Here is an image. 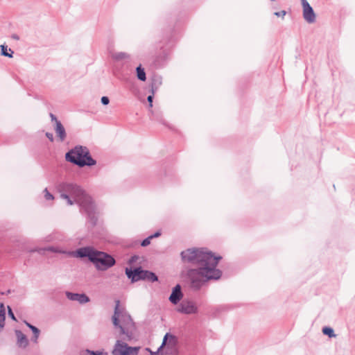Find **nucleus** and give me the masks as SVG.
I'll use <instances>...</instances> for the list:
<instances>
[{
	"instance_id": "37",
	"label": "nucleus",
	"mask_w": 355,
	"mask_h": 355,
	"mask_svg": "<svg viewBox=\"0 0 355 355\" xmlns=\"http://www.w3.org/2000/svg\"><path fill=\"white\" fill-rule=\"evenodd\" d=\"M104 355H107V353H105Z\"/></svg>"
},
{
	"instance_id": "25",
	"label": "nucleus",
	"mask_w": 355,
	"mask_h": 355,
	"mask_svg": "<svg viewBox=\"0 0 355 355\" xmlns=\"http://www.w3.org/2000/svg\"><path fill=\"white\" fill-rule=\"evenodd\" d=\"M44 193H45L44 196H45V198L46 200H53V196L49 192V191H48V189L46 188L44 189Z\"/></svg>"
},
{
	"instance_id": "28",
	"label": "nucleus",
	"mask_w": 355,
	"mask_h": 355,
	"mask_svg": "<svg viewBox=\"0 0 355 355\" xmlns=\"http://www.w3.org/2000/svg\"><path fill=\"white\" fill-rule=\"evenodd\" d=\"M286 14V12L285 10H282V11H279V12H274V15L277 17H284Z\"/></svg>"
},
{
	"instance_id": "23",
	"label": "nucleus",
	"mask_w": 355,
	"mask_h": 355,
	"mask_svg": "<svg viewBox=\"0 0 355 355\" xmlns=\"http://www.w3.org/2000/svg\"><path fill=\"white\" fill-rule=\"evenodd\" d=\"M26 325L33 331V335L35 334V337H37V335H40V329L36 327L35 326L31 324V323L25 321L24 322Z\"/></svg>"
},
{
	"instance_id": "1",
	"label": "nucleus",
	"mask_w": 355,
	"mask_h": 355,
	"mask_svg": "<svg viewBox=\"0 0 355 355\" xmlns=\"http://www.w3.org/2000/svg\"><path fill=\"white\" fill-rule=\"evenodd\" d=\"M184 262L196 266L187 272V279L193 291H199L207 282L218 280L222 276V271L216 268L220 256H215L205 248H189L180 254Z\"/></svg>"
},
{
	"instance_id": "33",
	"label": "nucleus",
	"mask_w": 355,
	"mask_h": 355,
	"mask_svg": "<svg viewBox=\"0 0 355 355\" xmlns=\"http://www.w3.org/2000/svg\"><path fill=\"white\" fill-rule=\"evenodd\" d=\"M39 336L40 335H37V337H35V334L33 335V338H31V340L35 343H37V339L39 338Z\"/></svg>"
},
{
	"instance_id": "3",
	"label": "nucleus",
	"mask_w": 355,
	"mask_h": 355,
	"mask_svg": "<svg viewBox=\"0 0 355 355\" xmlns=\"http://www.w3.org/2000/svg\"><path fill=\"white\" fill-rule=\"evenodd\" d=\"M67 253L77 258H87L98 270H106L116 263V261L112 255L105 252L96 250L91 246L80 248L75 251L67 252Z\"/></svg>"
},
{
	"instance_id": "32",
	"label": "nucleus",
	"mask_w": 355,
	"mask_h": 355,
	"mask_svg": "<svg viewBox=\"0 0 355 355\" xmlns=\"http://www.w3.org/2000/svg\"><path fill=\"white\" fill-rule=\"evenodd\" d=\"M46 136L51 141H53L54 138L52 133L47 132H46Z\"/></svg>"
},
{
	"instance_id": "13",
	"label": "nucleus",
	"mask_w": 355,
	"mask_h": 355,
	"mask_svg": "<svg viewBox=\"0 0 355 355\" xmlns=\"http://www.w3.org/2000/svg\"><path fill=\"white\" fill-rule=\"evenodd\" d=\"M15 333L17 338V345L19 347L26 348L28 345V340L26 336L20 330H15Z\"/></svg>"
},
{
	"instance_id": "27",
	"label": "nucleus",
	"mask_w": 355,
	"mask_h": 355,
	"mask_svg": "<svg viewBox=\"0 0 355 355\" xmlns=\"http://www.w3.org/2000/svg\"><path fill=\"white\" fill-rule=\"evenodd\" d=\"M101 103L104 105H107L110 103V99L107 96H103L101 99Z\"/></svg>"
},
{
	"instance_id": "15",
	"label": "nucleus",
	"mask_w": 355,
	"mask_h": 355,
	"mask_svg": "<svg viewBox=\"0 0 355 355\" xmlns=\"http://www.w3.org/2000/svg\"><path fill=\"white\" fill-rule=\"evenodd\" d=\"M141 280H148L150 282H155L158 281V277L155 272L142 269Z\"/></svg>"
},
{
	"instance_id": "22",
	"label": "nucleus",
	"mask_w": 355,
	"mask_h": 355,
	"mask_svg": "<svg viewBox=\"0 0 355 355\" xmlns=\"http://www.w3.org/2000/svg\"><path fill=\"white\" fill-rule=\"evenodd\" d=\"M322 333L324 335L328 336L329 338H333L336 336L334 334V331L331 327H324L322 328Z\"/></svg>"
},
{
	"instance_id": "29",
	"label": "nucleus",
	"mask_w": 355,
	"mask_h": 355,
	"mask_svg": "<svg viewBox=\"0 0 355 355\" xmlns=\"http://www.w3.org/2000/svg\"><path fill=\"white\" fill-rule=\"evenodd\" d=\"M151 93H153V92H151ZM153 96H154V94H150V95H149V96H148V98H147V101H148V103H149V107H153Z\"/></svg>"
},
{
	"instance_id": "18",
	"label": "nucleus",
	"mask_w": 355,
	"mask_h": 355,
	"mask_svg": "<svg viewBox=\"0 0 355 355\" xmlns=\"http://www.w3.org/2000/svg\"><path fill=\"white\" fill-rule=\"evenodd\" d=\"M136 76L138 80L141 81H146V74L144 69L142 67L141 64H139L136 68Z\"/></svg>"
},
{
	"instance_id": "12",
	"label": "nucleus",
	"mask_w": 355,
	"mask_h": 355,
	"mask_svg": "<svg viewBox=\"0 0 355 355\" xmlns=\"http://www.w3.org/2000/svg\"><path fill=\"white\" fill-rule=\"evenodd\" d=\"M182 297L183 294L182 293L181 286L180 284H177L172 290L169 300L172 304H177Z\"/></svg>"
},
{
	"instance_id": "4",
	"label": "nucleus",
	"mask_w": 355,
	"mask_h": 355,
	"mask_svg": "<svg viewBox=\"0 0 355 355\" xmlns=\"http://www.w3.org/2000/svg\"><path fill=\"white\" fill-rule=\"evenodd\" d=\"M112 320L114 328L119 329V334L125 341H131L135 338L136 326L130 315L124 308L120 306V301H115V307Z\"/></svg>"
},
{
	"instance_id": "24",
	"label": "nucleus",
	"mask_w": 355,
	"mask_h": 355,
	"mask_svg": "<svg viewBox=\"0 0 355 355\" xmlns=\"http://www.w3.org/2000/svg\"><path fill=\"white\" fill-rule=\"evenodd\" d=\"M153 239V236H148L144 239L141 243V245L143 247L148 246L150 243V240Z\"/></svg>"
},
{
	"instance_id": "6",
	"label": "nucleus",
	"mask_w": 355,
	"mask_h": 355,
	"mask_svg": "<svg viewBox=\"0 0 355 355\" xmlns=\"http://www.w3.org/2000/svg\"><path fill=\"white\" fill-rule=\"evenodd\" d=\"M139 347H130L127 343L122 340H116L114 349L112 352V355H137Z\"/></svg>"
},
{
	"instance_id": "36",
	"label": "nucleus",
	"mask_w": 355,
	"mask_h": 355,
	"mask_svg": "<svg viewBox=\"0 0 355 355\" xmlns=\"http://www.w3.org/2000/svg\"><path fill=\"white\" fill-rule=\"evenodd\" d=\"M13 38H15V39H17V40L19 39L18 36H16V35H14Z\"/></svg>"
},
{
	"instance_id": "7",
	"label": "nucleus",
	"mask_w": 355,
	"mask_h": 355,
	"mask_svg": "<svg viewBox=\"0 0 355 355\" xmlns=\"http://www.w3.org/2000/svg\"><path fill=\"white\" fill-rule=\"evenodd\" d=\"M178 311L184 314H194L198 312V307L191 300H183L178 307Z\"/></svg>"
},
{
	"instance_id": "20",
	"label": "nucleus",
	"mask_w": 355,
	"mask_h": 355,
	"mask_svg": "<svg viewBox=\"0 0 355 355\" xmlns=\"http://www.w3.org/2000/svg\"><path fill=\"white\" fill-rule=\"evenodd\" d=\"M6 309L3 303L0 304V328H3L5 324Z\"/></svg>"
},
{
	"instance_id": "2",
	"label": "nucleus",
	"mask_w": 355,
	"mask_h": 355,
	"mask_svg": "<svg viewBox=\"0 0 355 355\" xmlns=\"http://www.w3.org/2000/svg\"><path fill=\"white\" fill-rule=\"evenodd\" d=\"M60 197L67 200L68 205H72L76 202L81 211H84L89 223L94 226L97 222L96 206L92 198L78 184L71 182H61L57 186Z\"/></svg>"
},
{
	"instance_id": "11",
	"label": "nucleus",
	"mask_w": 355,
	"mask_h": 355,
	"mask_svg": "<svg viewBox=\"0 0 355 355\" xmlns=\"http://www.w3.org/2000/svg\"><path fill=\"white\" fill-rule=\"evenodd\" d=\"M65 294H66L67 297L69 300L77 301L81 304L89 302L90 300L89 297L87 296L84 293L79 294V293H71L69 291H67Z\"/></svg>"
},
{
	"instance_id": "34",
	"label": "nucleus",
	"mask_w": 355,
	"mask_h": 355,
	"mask_svg": "<svg viewBox=\"0 0 355 355\" xmlns=\"http://www.w3.org/2000/svg\"><path fill=\"white\" fill-rule=\"evenodd\" d=\"M161 233L159 232H156L155 234H153V235H150V236H153V238H155V237H158L159 236H160Z\"/></svg>"
},
{
	"instance_id": "9",
	"label": "nucleus",
	"mask_w": 355,
	"mask_h": 355,
	"mask_svg": "<svg viewBox=\"0 0 355 355\" xmlns=\"http://www.w3.org/2000/svg\"><path fill=\"white\" fill-rule=\"evenodd\" d=\"M177 343V338L175 336L171 334L170 333H166L164 336L162 343L161 346L158 348L157 352L150 353V355H159V352L166 345L175 346Z\"/></svg>"
},
{
	"instance_id": "19",
	"label": "nucleus",
	"mask_w": 355,
	"mask_h": 355,
	"mask_svg": "<svg viewBox=\"0 0 355 355\" xmlns=\"http://www.w3.org/2000/svg\"><path fill=\"white\" fill-rule=\"evenodd\" d=\"M0 48L1 54L2 55L8 58H12L14 51L11 49H8V46L5 44H1Z\"/></svg>"
},
{
	"instance_id": "31",
	"label": "nucleus",
	"mask_w": 355,
	"mask_h": 355,
	"mask_svg": "<svg viewBox=\"0 0 355 355\" xmlns=\"http://www.w3.org/2000/svg\"><path fill=\"white\" fill-rule=\"evenodd\" d=\"M49 116L51 119V121L55 122V125L57 124L58 121H60L59 120H58L57 117L53 113H50Z\"/></svg>"
},
{
	"instance_id": "17",
	"label": "nucleus",
	"mask_w": 355,
	"mask_h": 355,
	"mask_svg": "<svg viewBox=\"0 0 355 355\" xmlns=\"http://www.w3.org/2000/svg\"><path fill=\"white\" fill-rule=\"evenodd\" d=\"M112 58L116 61L129 60L130 55L125 52H116L112 54Z\"/></svg>"
},
{
	"instance_id": "10",
	"label": "nucleus",
	"mask_w": 355,
	"mask_h": 355,
	"mask_svg": "<svg viewBox=\"0 0 355 355\" xmlns=\"http://www.w3.org/2000/svg\"><path fill=\"white\" fill-rule=\"evenodd\" d=\"M141 267H137L134 269L125 268V275L131 279L132 282H136L141 280Z\"/></svg>"
},
{
	"instance_id": "5",
	"label": "nucleus",
	"mask_w": 355,
	"mask_h": 355,
	"mask_svg": "<svg viewBox=\"0 0 355 355\" xmlns=\"http://www.w3.org/2000/svg\"><path fill=\"white\" fill-rule=\"evenodd\" d=\"M65 159L78 167L92 166L96 164L86 146L77 145L65 154Z\"/></svg>"
},
{
	"instance_id": "8",
	"label": "nucleus",
	"mask_w": 355,
	"mask_h": 355,
	"mask_svg": "<svg viewBox=\"0 0 355 355\" xmlns=\"http://www.w3.org/2000/svg\"><path fill=\"white\" fill-rule=\"evenodd\" d=\"M304 1L302 5L303 17L306 22L309 24L314 23L316 19L314 10L307 1Z\"/></svg>"
},
{
	"instance_id": "16",
	"label": "nucleus",
	"mask_w": 355,
	"mask_h": 355,
	"mask_svg": "<svg viewBox=\"0 0 355 355\" xmlns=\"http://www.w3.org/2000/svg\"><path fill=\"white\" fill-rule=\"evenodd\" d=\"M162 85V78L159 76H155L152 78V82L150 85V90L153 92V94L157 90L158 87Z\"/></svg>"
},
{
	"instance_id": "21",
	"label": "nucleus",
	"mask_w": 355,
	"mask_h": 355,
	"mask_svg": "<svg viewBox=\"0 0 355 355\" xmlns=\"http://www.w3.org/2000/svg\"><path fill=\"white\" fill-rule=\"evenodd\" d=\"M44 251H49V252H58V250L55 247H53V246H50V247H47V248H35V249H33L31 250V252H37L40 254H42Z\"/></svg>"
},
{
	"instance_id": "26",
	"label": "nucleus",
	"mask_w": 355,
	"mask_h": 355,
	"mask_svg": "<svg viewBox=\"0 0 355 355\" xmlns=\"http://www.w3.org/2000/svg\"><path fill=\"white\" fill-rule=\"evenodd\" d=\"M8 316L13 320L16 321L17 319L12 311V309L8 306Z\"/></svg>"
},
{
	"instance_id": "30",
	"label": "nucleus",
	"mask_w": 355,
	"mask_h": 355,
	"mask_svg": "<svg viewBox=\"0 0 355 355\" xmlns=\"http://www.w3.org/2000/svg\"><path fill=\"white\" fill-rule=\"evenodd\" d=\"M87 352L91 355H103V353L100 351L87 350Z\"/></svg>"
},
{
	"instance_id": "14",
	"label": "nucleus",
	"mask_w": 355,
	"mask_h": 355,
	"mask_svg": "<svg viewBox=\"0 0 355 355\" xmlns=\"http://www.w3.org/2000/svg\"><path fill=\"white\" fill-rule=\"evenodd\" d=\"M54 129L59 140L61 142L64 141L67 137V133L62 123L60 121H58L57 124L55 125Z\"/></svg>"
},
{
	"instance_id": "35",
	"label": "nucleus",
	"mask_w": 355,
	"mask_h": 355,
	"mask_svg": "<svg viewBox=\"0 0 355 355\" xmlns=\"http://www.w3.org/2000/svg\"><path fill=\"white\" fill-rule=\"evenodd\" d=\"M137 259V256L132 257L131 259H130V263L134 262Z\"/></svg>"
}]
</instances>
